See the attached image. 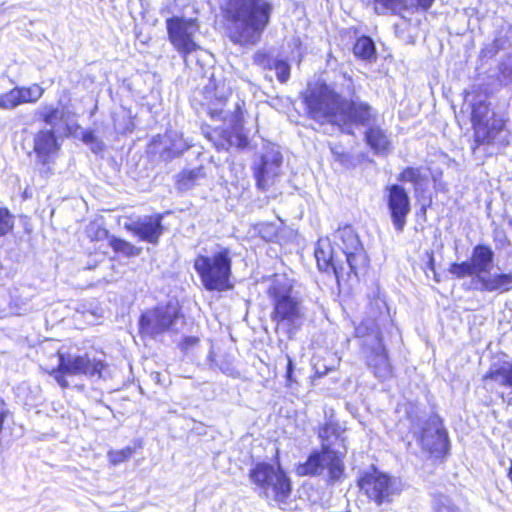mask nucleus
<instances>
[{"label":"nucleus","instance_id":"1","mask_svg":"<svg viewBox=\"0 0 512 512\" xmlns=\"http://www.w3.org/2000/svg\"><path fill=\"white\" fill-rule=\"evenodd\" d=\"M310 119L337 126L346 135L355 134V126L366 125L376 116V109L359 97L346 98L331 85L318 82L303 93Z\"/></svg>","mask_w":512,"mask_h":512},{"label":"nucleus","instance_id":"2","mask_svg":"<svg viewBox=\"0 0 512 512\" xmlns=\"http://www.w3.org/2000/svg\"><path fill=\"white\" fill-rule=\"evenodd\" d=\"M222 12L230 24L231 41L255 45L270 23L273 5L268 0H226Z\"/></svg>","mask_w":512,"mask_h":512},{"label":"nucleus","instance_id":"3","mask_svg":"<svg viewBox=\"0 0 512 512\" xmlns=\"http://www.w3.org/2000/svg\"><path fill=\"white\" fill-rule=\"evenodd\" d=\"M405 414L410 422V432L423 450L436 456L448 454L449 435L439 415H427L424 409L413 402L405 405Z\"/></svg>","mask_w":512,"mask_h":512},{"label":"nucleus","instance_id":"4","mask_svg":"<svg viewBox=\"0 0 512 512\" xmlns=\"http://www.w3.org/2000/svg\"><path fill=\"white\" fill-rule=\"evenodd\" d=\"M354 329L355 336L361 340L366 365L374 377L379 381L391 379L394 368L378 322H358Z\"/></svg>","mask_w":512,"mask_h":512},{"label":"nucleus","instance_id":"5","mask_svg":"<svg viewBox=\"0 0 512 512\" xmlns=\"http://www.w3.org/2000/svg\"><path fill=\"white\" fill-rule=\"evenodd\" d=\"M248 476L260 497L278 505L287 503L292 493V481L280 463L257 462Z\"/></svg>","mask_w":512,"mask_h":512},{"label":"nucleus","instance_id":"6","mask_svg":"<svg viewBox=\"0 0 512 512\" xmlns=\"http://www.w3.org/2000/svg\"><path fill=\"white\" fill-rule=\"evenodd\" d=\"M58 364L47 373L53 377L56 383L62 388L69 387L68 376H85L87 378H101L105 368V362L97 359L88 352H72L64 348L57 350Z\"/></svg>","mask_w":512,"mask_h":512},{"label":"nucleus","instance_id":"7","mask_svg":"<svg viewBox=\"0 0 512 512\" xmlns=\"http://www.w3.org/2000/svg\"><path fill=\"white\" fill-rule=\"evenodd\" d=\"M193 267L207 291L223 292L232 288V258L229 248L219 246L211 255L199 254L194 259Z\"/></svg>","mask_w":512,"mask_h":512},{"label":"nucleus","instance_id":"8","mask_svg":"<svg viewBox=\"0 0 512 512\" xmlns=\"http://www.w3.org/2000/svg\"><path fill=\"white\" fill-rule=\"evenodd\" d=\"M293 280L286 274H274L269 279L267 294L273 304L272 320H297L303 316L300 299L293 294Z\"/></svg>","mask_w":512,"mask_h":512},{"label":"nucleus","instance_id":"9","mask_svg":"<svg viewBox=\"0 0 512 512\" xmlns=\"http://www.w3.org/2000/svg\"><path fill=\"white\" fill-rule=\"evenodd\" d=\"M342 455L333 448L332 443L323 442L319 449H313L305 462L298 463L295 472L300 477L320 476L327 471L330 481L335 482L344 473Z\"/></svg>","mask_w":512,"mask_h":512},{"label":"nucleus","instance_id":"10","mask_svg":"<svg viewBox=\"0 0 512 512\" xmlns=\"http://www.w3.org/2000/svg\"><path fill=\"white\" fill-rule=\"evenodd\" d=\"M169 41L175 50L182 56L186 65L194 60L199 62L207 52L195 41L199 26L195 19L172 17L166 21Z\"/></svg>","mask_w":512,"mask_h":512},{"label":"nucleus","instance_id":"11","mask_svg":"<svg viewBox=\"0 0 512 512\" xmlns=\"http://www.w3.org/2000/svg\"><path fill=\"white\" fill-rule=\"evenodd\" d=\"M472 123L474 129L473 153H476L482 145L506 147L509 144L508 137L504 134L505 122L494 113L490 117H486L481 115L478 110H473Z\"/></svg>","mask_w":512,"mask_h":512},{"label":"nucleus","instance_id":"12","mask_svg":"<svg viewBox=\"0 0 512 512\" xmlns=\"http://www.w3.org/2000/svg\"><path fill=\"white\" fill-rule=\"evenodd\" d=\"M335 245L340 249V256L348 269L347 275L358 274V270L367 265V255L353 227L346 225L334 233Z\"/></svg>","mask_w":512,"mask_h":512},{"label":"nucleus","instance_id":"13","mask_svg":"<svg viewBox=\"0 0 512 512\" xmlns=\"http://www.w3.org/2000/svg\"><path fill=\"white\" fill-rule=\"evenodd\" d=\"M384 198L393 227L397 232H403L407 217L411 212V199L406 189L400 184L385 187Z\"/></svg>","mask_w":512,"mask_h":512},{"label":"nucleus","instance_id":"14","mask_svg":"<svg viewBox=\"0 0 512 512\" xmlns=\"http://www.w3.org/2000/svg\"><path fill=\"white\" fill-rule=\"evenodd\" d=\"M283 162L282 154L275 148L266 149L253 163V174L256 180V187L266 191L275 183L280 175Z\"/></svg>","mask_w":512,"mask_h":512},{"label":"nucleus","instance_id":"15","mask_svg":"<svg viewBox=\"0 0 512 512\" xmlns=\"http://www.w3.org/2000/svg\"><path fill=\"white\" fill-rule=\"evenodd\" d=\"M163 216L159 213L130 217L124 228L141 241L157 245L164 233Z\"/></svg>","mask_w":512,"mask_h":512},{"label":"nucleus","instance_id":"16","mask_svg":"<svg viewBox=\"0 0 512 512\" xmlns=\"http://www.w3.org/2000/svg\"><path fill=\"white\" fill-rule=\"evenodd\" d=\"M358 485L377 505L390 502L393 495V482L388 474L375 471L363 475Z\"/></svg>","mask_w":512,"mask_h":512},{"label":"nucleus","instance_id":"17","mask_svg":"<svg viewBox=\"0 0 512 512\" xmlns=\"http://www.w3.org/2000/svg\"><path fill=\"white\" fill-rule=\"evenodd\" d=\"M314 255L319 270L332 271L337 279L347 274L348 269L345 267L343 259L334 250L328 239H320L317 242Z\"/></svg>","mask_w":512,"mask_h":512},{"label":"nucleus","instance_id":"18","mask_svg":"<svg viewBox=\"0 0 512 512\" xmlns=\"http://www.w3.org/2000/svg\"><path fill=\"white\" fill-rule=\"evenodd\" d=\"M158 138L159 144L155 140L154 145L158 149L160 158L164 161H171L181 156L191 146L181 133L174 130H168L162 137L158 136Z\"/></svg>","mask_w":512,"mask_h":512},{"label":"nucleus","instance_id":"19","mask_svg":"<svg viewBox=\"0 0 512 512\" xmlns=\"http://www.w3.org/2000/svg\"><path fill=\"white\" fill-rule=\"evenodd\" d=\"M378 113L376 112L375 118L366 125H357V128H365L364 141L370 147L375 155H387L390 152L391 140L384 130L379 125H376Z\"/></svg>","mask_w":512,"mask_h":512},{"label":"nucleus","instance_id":"20","mask_svg":"<svg viewBox=\"0 0 512 512\" xmlns=\"http://www.w3.org/2000/svg\"><path fill=\"white\" fill-rule=\"evenodd\" d=\"M59 147L53 129L40 130L34 137L37 162L43 166L51 162L52 156L59 150Z\"/></svg>","mask_w":512,"mask_h":512},{"label":"nucleus","instance_id":"21","mask_svg":"<svg viewBox=\"0 0 512 512\" xmlns=\"http://www.w3.org/2000/svg\"><path fill=\"white\" fill-rule=\"evenodd\" d=\"M205 364L210 370L219 371L226 376L232 378H238L240 376V372L237 371L234 366L233 357L226 351H215L212 344L210 345Z\"/></svg>","mask_w":512,"mask_h":512},{"label":"nucleus","instance_id":"22","mask_svg":"<svg viewBox=\"0 0 512 512\" xmlns=\"http://www.w3.org/2000/svg\"><path fill=\"white\" fill-rule=\"evenodd\" d=\"M204 136L213 143L217 151H227L231 146L245 147L247 138L240 133L232 134L227 130L213 129L211 131L203 129Z\"/></svg>","mask_w":512,"mask_h":512},{"label":"nucleus","instance_id":"23","mask_svg":"<svg viewBox=\"0 0 512 512\" xmlns=\"http://www.w3.org/2000/svg\"><path fill=\"white\" fill-rule=\"evenodd\" d=\"M494 251L488 245L478 244L472 250L470 261L477 272V283L489 273L494 262Z\"/></svg>","mask_w":512,"mask_h":512},{"label":"nucleus","instance_id":"24","mask_svg":"<svg viewBox=\"0 0 512 512\" xmlns=\"http://www.w3.org/2000/svg\"><path fill=\"white\" fill-rule=\"evenodd\" d=\"M205 178L206 170L204 166L184 169L175 175V187L179 192H186L200 185Z\"/></svg>","mask_w":512,"mask_h":512},{"label":"nucleus","instance_id":"25","mask_svg":"<svg viewBox=\"0 0 512 512\" xmlns=\"http://www.w3.org/2000/svg\"><path fill=\"white\" fill-rule=\"evenodd\" d=\"M370 320H392L395 311L388 304L386 297L381 295L379 289L373 296L369 298Z\"/></svg>","mask_w":512,"mask_h":512},{"label":"nucleus","instance_id":"26","mask_svg":"<svg viewBox=\"0 0 512 512\" xmlns=\"http://www.w3.org/2000/svg\"><path fill=\"white\" fill-rule=\"evenodd\" d=\"M484 291H508L512 288V273L490 274L478 282Z\"/></svg>","mask_w":512,"mask_h":512},{"label":"nucleus","instance_id":"27","mask_svg":"<svg viewBox=\"0 0 512 512\" xmlns=\"http://www.w3.org/2000/svg\"><path fill=\"white\" fill-rule=\"evenodd\" d=\"M353 53L356 57L365 60L373 61L376 59L375 43L369 36H361L353 47Z\"/></svg>","mask_w":512,"mask_h":512},{"label":"nucleus","instance_id":"28","mask_svg":"<svg viewBox=\"0 0 512 512\" xmlns=\"http://www.w3.org/2000/svg\"><path fill=\"white\" fill-rule=\"evenodd\" d=\"M175 322H138V330L143 338L156 339L165 331L170 330Z\"/></svg>","mask_w":512,"mask_h":512},{"label":"nucleus","instance_id":"29","mask_svg":"<svg viewBox=\"0 0 512 512\" xmlns=\"http://www.w3.org/2000/svg\"><path fill=\"white\" fill-rule=\"evenodd\" d=\"M35 118L54 128L56 122L61 119V111L52 104H41L35 111Z\"/></svg>","mask_w":512,"mask_h":512},{"label":"nucleus","instance_id":"30","mask_svg":"<svg viewBox=\"0 0 512 512\" xmlns=\"http://www.w3.org/2000/svg\"><path fill=\"white\" fill-rule=\"evenodd\" d=\"M343 432V429L339 422L333 418V416H330L326 419L325 423L319 427L318 430V437L323 442L331 443L330 439L334 437L335 439H339L341 437V434Z\"/></svg>","mask_w":512,"mask_h":512},{"label":"nucleus","instance_id":"31","mask_svg":"<svg viewBox=\"0 0 512 512\" xmlns=\"http://www.w3.org/2000/svg\"><path fill=\"white\" fill-rule=\"evenodd\" d=\"M108 243L114 252L120 253L126 257H135L141 253V248H138L132 243L114 235L108 237Z\"/></svg>","mask_w":512,"mask_h":512},{"label":"nucleus","instance_id":"32","mask_svg":"<svg viewBox=\"0 0 512 512\" xmlns=\"http://www.w3.org/2000/svg\"><path fill=\"white\" fill-rule=\"evenodd\" d=\"M16 89L20 105L25 103H36L43 96L45 91L38 84H33L29 87L16 86Z\"/></svg>","mask_w":512,"mask_h":512},{"label":"nucleus","instance_id":"33","mask_svg":"<svg viewBox=\"0 0 512 512\" xmlns=\"http://www.w3.org/2000/svg\"><path fill=\"white\" fill-rule=\"evenodd\" d=\"M200 337L196 335H184L178 343V349L184 357L190 360L195 359V351L200 345Z\"/></svg>","mask_w":512,"mask_h":512},{"label":"nucleus","instance_id":"34","mask_svg":"<svg viewBox=\"0 0 512 512\" xmlns=\"http://www.w3.org/2000/svg\"><path fill=\"white\" fill-rule=\"evenodd\" d=\"M432 508L433 512H461L453 500L444 494L434 496Z\"/></svg>","mask_w":512,"mask_h":512},{"label":"nucleus","instance_id":"35","mask_svg":"<svg viewBox=\"0 0 512 512\" xmlns=\"http://www.w3.org/2000/svg\"><path fill=\"white\" fill-rule=\"evenodd\" d=\"M378 15L395 13L404 4V0H372Z\"/></svg>","mask_w":512,"mask_h":512},{"label":"nucleus","instance_id":"36","mask_svg":"<svg viewBox=\"0 0 512 512\" xmlns=\"http://www.w3.org/2000/svg\"><path fill=\"white\" fill-rule=\"evenodd\" d=\"M449 272L457 278H464L466 276H475L477 278V272L473 268L471 261L452 263L450 265Z\"/></svg>","mask_w":512,"mask_h":512},{"label":"nucleus","instance_id":"37","mask_svg":"<svg viewBox=\"0 0 512 512\" xmlns=\"http://www.w3.org/2000/svg\"><path fill=\"white\" fill-rule=\"evenodd\" d=\"M134 451V448L130 446L124 447L120 450H111L107 454L108 460L113 466L119 465L131 458Z\"/></svg>","mask_w":512,"mask_h":512},{"label":"nucleus","instance_id":"38","mask_svg":"<svg viewBox=\"0 0 512 512\" xmlns=\"http://www.w3.org/2000/svg\"><path fill=\"white\" fill-rule=\"evenodd\" d=\"M20 105L17 89L14 87L10 91L0 95V109L12 110Z\"/></svg>","mask_w":512,"mask_h":512},{"label":"nucleus","instance_id":"39","mask_svg":"<svg viewBox=\"0 0 512 512\" xmlns=\"http://www.w3.org/2000/svg\"><path fill=\"white\" fill-rule=\"evenodd\" d=\"M397 180L400 182H409L419 185L422 180V174L420 168L407 167L398 176Z\"/></svg>","mask_w":512,"mask_h":512},{"label":"nucleus","instance_id":"40","mask_svg":"<svg viewBox=\"0 0 512 512\" xmlns=\"http://www.w3.org/2000/svg\"><path fill=\"white\" fill-rule=\"evenodd\" d=\"M486 377L512 387V364L508 368L502 367L494 372H489Z\"/></svg>","mask_w":512,"mask_h":512},{"label":"nucleus","instance_id":"41","mask_svg":"<svg viewBox=\"0 0 512 512\" xmlns=\"http://www.w3.org/2000/svg\"><path fill=\"white\" fill-rule=\"evenodd\" d=\"M276 76L279 82L285 83L290 78L291 67L289 63L282 59H277L273 65Z\"/></svg>","mask_w":512,"mask_h":512},{"label":"nucleus","instance_id":"42","mask_svg":"<svg viewBox=\"0 0 512 512\" xmlns=\"http://www.w3.org/2000/svg\"><path fill=\"white\" fill-rule=\"evenodd\" d=\"M276 60L277 59H274L270 54H268L267 52H263V51L256 52L253 57L254 64H256L257 66H259L263 69H268V70L273 69V65Z\"/></svg>","mask_w":512,"mask_h":512},{"label":"nucleus","instance_id":"43","mask_svg":"<svg viewBox=\"0 0 512 512\" xmlns=\"http://www.w3.org/2000/svg\"><path fill=\"white\" fill-rule=\"evenodd\" d=\"M81 140L91 146V150L94 153H97L98 151L102 150L103 143L98 140L95 133L92 130H85L82 132Z\"/></svg>","mask_w":512,"mask_h":512},{"label":"nucleus","instance_id":"44","mask_svg":"<svg viewBox=\"0 0 512 512\" xmlns=\"http://www.w3.org/2000/svg\"><path fill=\"white\" fill-rule=\"evenodd\" d=\"M205 88L207 92H209L211 89H214V96L219 101V103L225 100L229 94V89L226 88L224 84L220 87L215 83L214 74L212 75L209 84Z\"/></svg>","mask_w":512,"mask_h":512},{"label":"nucleus","instance_id":"45","mask_svg":"<svg viewBox=\"0 0 512 512\" xmlns=\"http://www.w3.org/2000/svg\"><path fill=\"white\" fill-rule=\"evenodd\" d=\"M13 228L12 216L8 209L0 208V236L7 234Z\"/></svg>","mask_w":512,"mask_h":512},{"label":"nucleus","instance_id":"46","mask_svg":"<svg viewBox=\"0 0 512 512\" xmlns=\"http://www.w3.org/2000/svg\"><path fill=\"white\" fill-rule=\"evenodd\" d=\"M500 50V43L498 39L493 40L491 43L485 45L480 52L482 59H490L495 56Z\"/></svg>","mask_w":512,"mask_h":512},{"label":"nucleus","instance_id":"47","mask_svg":"<svg viewBox=\"0 0 512 512\" xmlns=\"http://www.w3.org/2000/svg\"><path fill=\"white\" fill-rule=\"evenodd\" d=\"M287 359V365H286V373H285V379H286V385L291 387L293 383L296 382L294 378V371H295V364L293 359L286 355Z\"/></svg>","mask_w":512,"mask_h":512},{"label":"nucleus","instance_id":"48","mask_svg":"<svg viewBox=\"0 0 512 512\" xmlns=\"http://www.w3.org/2000/svg\"><path fill=\"white\" fill-rule=\"evenodd\" d=\"M494 240L496 242H499L501 243L502 245L505 244V243H509L508 239H507V236L505 234L504 231L500 230V231H495L494 233Z\"/></svg>","mask_w":512,"mask_h":512},{"label":"nucleus","instance_id":"49","mask_svg":"<svg viewBox=\"0 0 512 512\" xmlns=\"http://www.w3.org/2000/svg\"><path fill=\"white\" fill-rule=\"evenodd\" d=\"M435 0H415L417 6L424 11L431 8Z\"/></svg>","mask_w":512,"mask_h":512},{"label":"nucleus","instance_id":"50","mask_svg":"<svg viewBox=\"0 0 512 512\" xmlns=\"http://www.w3.org/2000/svg\"><path fill=\"white\" fill-rule=\"evenodd\" d=\"M209 114L213 119L221 120L225 118V112L222 109H210Z\"/></svg>","mask_w":512,"mask_h":512},{"label":"nucleus","instance_id":"51","mask_svg":"<svg viewBox=\"0 0 512 512\" xmlns=\"http://www.w3.org/2000/svg\"><path fill=\"white\" fill-rule=\"evenodd\" d=\"M314 368H315V374L318 378L325 376L329 372V369L324 365H323V368H321L319 365L316 364L314 366Z\"/></svg>","mask_w":512,"mask_h":512},{"label":"nucleus","instance_id":"52","mask_svg":"<svg viewBox=\"0 0 512 512\" xmlns=\"http://www.w3.org/2000/svg\"><path fill=\"white\" fill-rule=\"evenodd\" d=\"M178 319V314L176 313V311L173 313V315H163L161 317H159L157 320H163V321H166V320H177Z\"/></svg>","mask_w":512,"mask_h":512},{"label":"nucleus","instance_id":"53","mask_svg":"<svg viewBox=\"0 0 512 512\" xmlns=\"http://www.w3.org/2000/svg\"><path fill=\"white\" fill-rule=\"evenodd\" d=\"M139 320L144 321V320H148V319L146 318L145 314H142L140 316Z\"/></svg>","mask_w":512,"mask_h":512},{"label":"nucleus","instance_id":"54","mask_svg":"<svg viewBox=\"0 0 512 512\" xmlns=\"http://www.w3.org/2000/svg\"><path fill=\"white\" fill-rule=\"evenodd\" d=\"M45 174H48L50 172V168L48 167L46 170L43 171Z\"/></svg>","mask_w":512,"mask_h":512},{"label":"nucleus","instance_id":"55","mask_svg":"<svg viewBox=\"0 0 512 512\" xmlns=\"http://www.w3.org/2000/svg\"><path fill=\"white\" fill-rule=\"evenodd\" d=\"M509 226L512 228V218L508 221Z\"/></svg>","mask_w":512,"mask_h":512},{"label":"nucleus","instance_id":"56","mask_svg":"<svg viewBox=\"0 0 512 512\" xmlns=\"http://www.w3.org/2000/svg\"><path fill=\"white\" fill-rule=\"evenodd\" d=\"M393 324H394V322H390V327H391V328H394V325H393Z\"/></svg>","mask_w":512,"mask_h":512}]
</instances>
